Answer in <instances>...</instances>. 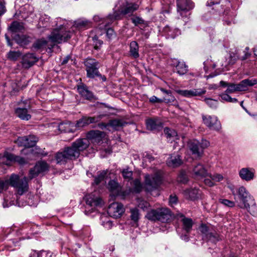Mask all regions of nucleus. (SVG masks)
Returning <instances> with one entry per match:
<instances>
[{"mask_svg": "<svg viewBox=\"0 0 257 257\" xmlns=\"http://www.w3.org/2000/svg\"><path fill=\"white\" fill-rule=\"evenodd\" d=\"M146 123L147 129L152 131H159L163 127L162 123L157 117L147 119Z\"/></svg>", "mask_w": 257, "mask_h": 257, "instance_id": "6ab92c4d", "label": "nucleus"}, {"mask_svg": "<svg viewBox=\"0 0 257 257\" xmlns=\"http://www.w3.org/2000/svg\"><path fill=\"white\" fill-rule=\"evenodd\" d=\"M164 132L167 139H169L171 141L178 139L177 132L169 127H165Z\"/></svg>", "mask_w": 257, "mask_h": 257, "instance_id": "ea45409f", "label": "nucleus"}, {"mask_svg": "<svg viewBox=\"0 0 257 257\" xmlns=\"http://www.w3.org/2000/svg\"><path fill=\"white\" fill-rule=\"evenodd\" d=\"M200 231L203 234V237H205L207 236V234H209L210 230H209L208 227L205 224H202L200 226Z\"/></svg>", "mask_w": 257, "mask_h": 257, "instance_id": "680f3d73", "label": "nucleus"}, {"mask_svg": "<svg viewBox=\"0 0 257 257\" xmlns=\"http://www.w3.org/2000/svg\"><path fill=\"white\" fill-rule=\"evenodd\" d=\"M167 163L169 166L174 168L180 166L182 163V161L180 158V156L177 155L171 156L168 160Z\"/></svg>", "mask_w": 257, "mask_h": 257, "instance_id": "473e14b6", "label": "nucleus"}, {"mask_svg": "<svg viewBox=\"0 0 257 257\" xmlns=\"http://www.w3.org/2000/svg\"><path fill=\"white\" fill-rule=\"evenodd\" d=\"M257 84V79H245L236 84L238 91H244L248 89V87L253 86Z\"/></svg>", "mask_w": 257, "mask_h": 257, "instance_id": "4be33fe9", "label": "nucleus"}, {"mask_svg": "<svg viewBox=\"0 0 257 257\" xmlns=\"http://www.w3.org/2000/svg\"><path fill=\"white\" fill-rule=\"evenodd\" d=\"M132 23L135 25L144 24V20L139 17H135L131 18Z\"/></svg>", "mask_w": 257, "mask_h": 257, "instance_id": "bf43d9fd", "label": "nucleus"}, {"mask_svg": "<svg viewBox=\"0 0 257 257\" xmlns=\"http://www.w3.org/2000/svg\"><path fill=\"white\" fill-rule=\"evenodd\" d=\"M127 123L122 119H114L109 121L110 126L115 130H118L119 128L124 126Z\"/></svg>", "mask_w": 257, "mask_h": 257, "instance_id": "c9c22d12", "label": "nucleus"}, {"mask_svg": "<svg viewBox=\"0 0 257 257\" xmlns=\"http://www.w3.org/2000/svg\"><path fill=\"white\" fill-rule=\"evenodd\" d=\"M13 33L22 32L25 30L24 24L18 21L13 22L9 28Z\"/></svg>", "mask_w": 257, "mask_h": 257, "instance_id": "7c9ffc66", "label": "nucleus"}, {"mask_svg": "<svg viewBox=\"0 0 257 257\" xmlns=\"http://www.w3.org/2000/svg\"><path fill=\"white\" fill-rule=\"evenodd\" d=\"M204 101L211 108H216L217 106L218 102L216 100L209 98H205Z\"/></svg>", "mask_w": 257, "mask_h": 257, "instance_id": "09e8293b", "label": "nucleus"}, {"mask_svg": "<svg viewBox=\"0 0 257 257\" xmlns=\"http://www.w3.org/2000/svg\"><path fill=\"white\" fill-rule=\"evenodd\" d=\"M15 113L18 117L23 120H28L31 118L27 107H19L15 109Z\"/></svg>", "mask_w": 257, "mask_h": 257, "instance_id": "bb28decb", "label": "nucleus"}, {"mask_svg": "<svg viewBox=\"0 0 257 257\" xmlns=\"http://www.w3.org/2000/svg\"><path fill=\"white\" fill-rule=\"evenodd\" d=\"M171 211L169 209L161 207L156 209H151L148 212L146 217L151 221L166 222L171 219Z\"/></svg>", "mask_w": 257, "mask_h": 257, "instance_id": "423d86ee", "label": "nucleus"}, {"mask_svg": "<svg viewBox=\"0 0 257 257\" xmlns=\"http://www.w3.org/2000/svg\"><path fill=\"white\" fill-rule=\"evenodd\" d=\"M171 65L176 67L177 73L179 75H183L188 71V67L184 62L179 61L176 59H172Z\"/></svg>", "mask_w": 257, "mask_h": 257, "instance_id": "412c9836", "label": "nucleus"}, {"mask_svg": "<svg viewBox=\"0 0 257 257\" xmlns=\"http://www.w3.org/2000/svg\"><path fill=\"white\" fill-rule=\"evenodd\" d=\"M237 91H238V90L236 84L229 83L225 92L227 93H232Z\"/></svg>", "mask_w": 257, "mask_h": 257, "instance_id": "4d7b16f0", "label": "nucleus"}, {"mask_svg": "<svg viewBox=\"0 0 257 257\" xmlns=\"http://www.w3.org/2000/svg\"><path fill=\"white\" fill-rule=\"evenodd\" d=\"M102 225L107 229H109L111 228L113 223L110 220H106L105 221H103L102 223Z\"/></svg>", "mask_w": 257, "mask_h": 257, "instance_id": "774afa93", "label": "nucleus"}, {"mask_svg": "<svg viewBox=\"0 0 257 257\" xmlns=\"http://www.w3.org/2000/svg\"><path fill=\"white\" fill-rule=\"evenodd\" d=\"M103 133L99 131H91L88 133V137L93 143H99L102 141Z\"/></svg>", "mask_w": 257, "mask_h": 257, "instance_id": "72a5a7b5", "label": "nucleus"}, {"mask_svg": "<svg viewBox=\"0 0 257 257\" xmlns=\"http://www.w3.org/2000/svg\"><path fill=\"white\" fill-rule=\"evenodd\" d=\"M208 241H210L213 243H216L221 239L219 235L215 231H210L207 236L205 237Z\"/></svg>", "mask_w": 257, "mask_h": 257, "instance_id": "a19ab883", "label": "nucleus"}, {"mask_svg": "<svg viewBox=\"0 0 257 257\" xmlns=\"http://www.w3.org/2000/svg\"><path fill=\"white\" fill-rule=\"evenodd\" d=\"M177 93L180 95L190 98L195 96H201L206 92L205 88H193L191 89L178 90Z\"/></svg>", "mask_w": 257, "mask_h": 257, "instance_id": "f3484780", "label": "nucleus"}, {"mask_svg": "<svg viewBox=\"0 0 257 257\" xmlns=\"http://www.w3.org/2000/svg\"><path fill=\"white\" fill-rule=\"evenodd\" d=\"M84 64L88 78L94 79L95 77H98L102 82L106 81V77L100 73L98 70L99 63L95 59L88 58L84 61Z\"/></svg>", "mask_w": 257, "mask_h": 257, "instance_id": "39448f33", "label": "nucleus"}, {"mask_svg": "<svg viewBox=\"0 0 257 257\" xmlns=\"http://www.w3.org/2000/svg\"><path fill=\"white\" fill-rule=\"evenodd\" d=\"M90 143L87 139H79L74 142L71 146L64 148V150L70 160L77 159L80 153L86 149Z\"/></svg>", "mask_w": 257, "mask_h": 257, "instance_id": "20e7f679", "label": "nucleus"}, {"mask_svg": "<svg viewBox=\"0 0 257 257\" xmlns=\"http://www.w3.org/2000/svg\"><path fill=\"white\" fill-rule=\"evenodd\" d=\"M9 185L16 188L18 194L20 195L23 194L28 189L27 178L24 177L20 179L18 175L13 174L9 179L0 180V193L4 190L7 189Z\"/></svg>", "mask_w": 257, "mask_h": 257, "instance_id": "f03ea898", "label": "nucleus"}, {"mask_svg": "<svg viewBox=\"0 0 257 257\" xmlns=\"http://www.w3.org/2000/svg\"><path fill=\"white\" fill-rule=\"evenodd\" d=\"M209 145L210 142L205 139H202L201 142L197 140H191L188 144L189 149L192 154L198 159H200L202 157L204 149Z\"/></svg>", "mask_w": 257, "mask_h": 257, "instance_id": "0eeeda50", "label": "nucleus"}, {"mask_svg": "<svg viewBox=\"0 0 257 257\" xmlns=\"http://www.w3.org/2000/svg\"><path fill=\"white\" fill-rule=\"evenodd\" d=\"M107 187L109 190L111 192H117L119 189L118 183L113 180H111L109 181Z\"/></svg>", "mask_w": 257, "mask_h": 257, "instance_id": "a18cd8bd", "label": "nucleus"}, {"mask_svg": "<svg viewBox=\"0 0 257 257\" xmlns=\"http://www.w3.org/2000/svg\"><path fill=\"white\" fill-rule=\"evenodd\" d=\"M212 179V180L215 182H220L222 181L224 177L222 174L218 173H214L213 174H211L209 173V175L208 176Z\"/></svg>", "mask_w": 257, "mask_h": 257, "instance_id": "864d4df0", "label": "nucleus"}, {"mask_svg": "<svg viewBox=\"0 0 257 257\" xmlns=\"http://www.w3.org/2000/svg\"><path fill=\"white\" fill-rule=\"evenodd\" d=\"M93 40V45H94V48L95 50H99L100 49L101 45L103 44L102 41L99 40L98 39V37L96 36H94L92 38Z\"/></svg>", "mask_w": 257, "mask_h": 257, "instance_id": "5fc2aeb1", "label": "nucleus"}, {"mask_svg": "<svg viewBox=\"0 0 257 257\" xmlns=\"http://www.w3.org/2000/svg\"><path fill=\"white\" fill-rule=\"evenodd\" d=\"M55 160L56 163L59 165H65L68 161L70 160L64 149L61 150L55 154Z\"/></svg>", "mask_w": 257, "mask_h": 257, "instance_id": "393cba45", "label": "nucleus"}, {"mask_svg": "<svg viewBox=\"0 0 257 257\" xmlns=\"http://www.w3.org/2000/svg\"><path fill=\"white\" fill-rule=\"evenodd\" d=\"M65 20H62L60 22V26L53 30L51 34L48 36V39L52 44L51 48L56 44H61L63 42L67 41L71 37V33L69 31H67L66 28H64L65 24Z\"/></svg>", "mask_w": 257, "mask_h": 257, "instance_id": "7ed1b4c3", "label": "nucleus"}, {"mask_svg": "<svg viewBox=\"0 0 257 257\" xmlns=\"http://www.w3.org/2000/svg\"><path fill=\"white\" fill-rule=\"evenodd\" d=\"M162 182V173L157 171L153 175L146 174L145 176V189L148 192H151L157 189Z\"/></svg>", "mask_w": 257, "mask_h": 257, "instance_id": "1a4fd4ad", "label": "nucleus"}, {"mask_svg": "<svg viewBox=\"0 0 257 257\" xmlns=\"http://www.w3.org/2000/svg\"><path fill=\"white\" fill-rule=\"evenodd\" d=\"M177 11L181 13L186 12L194 7V4L191 0H177Z\"/></svg>", "mask_w": 257, "mask_h": 257, "instance_id": "b1692460", "label": "nucleus"}, {"mask_svg": "<svg viewBox=\"0 0 257 257\" xmlns=\"http://www.w3.org/2000/svg\"><path fill=\"white\" fill-rule=\"evenodd\" d=\"M93 20L96 22H100V25H102L100 26V28H102L104 27L105 28L107 25L111 23L113 21H111L110 19L108 17V16L106 18H102L99 15H95L93 17Z\"/></svg>", "mask_w": 257, "mask_h": 257, "instance_id": "f704fd0d", "label": "nucleus"}, {"mask_svg": "<svg viewBox=\"0 0 257 257\" xmlns=\"http://www.w3.org/2000/svg\"><path fill=\"white\" fill-rule=\"evenodd\" d=\"M149 101L150 102L155 103H161L163 102V99L158 98L156 96H152L149 98Z\"/></svg>", "mask_w": 257, "mask_h": 257, "instance_id": "338daca9", "label": "nucleus"}, {"mask_svg": "<svg viewBox=\"0 0 257 257\" xmlns=\"http://www.w3.org/2000/svg\"><path fill=\"white\" fill-rule=\"evenodd\" d=\"M89 24V22L87 20L78 19L74 22L73 26L77 28L81 29L85 28Z\"/></svg>", "mask_w": 257, "mask_h": 257, "instance_id": "c03bdc74", "label": "nucleus"}, {"mask_svg": "<svg viewBox=\"0 0 257 257\" xmlns=\"http://www.w3.org/2000/svg\"><path fill=\"white\" fill-rule=\"evenodd\" d=\"M242 208H245L252 216H257V206L254 201V199H252V202H248V207H243Z\"/></svg>", "mask_w": 257, "mask_h": 257, "instance_id": "79ce46f5", "label": "nucleus"}, {"mask_svg": "<svg viewBox=\"0 0 257 257\" xmlns=\"http://www.w3.org/2000/svg\"><path fill=\"white\" fill-rule=\"evenodd\" d=\"M238 195L242 204L239 205L240 208L248 207V202H252L253 198L243 186L240 187L238 189Z\"/></svg>", "mask_w": 257, "mask_h": 257, "instance_id": "dca6fc26", "label": "nucleus"}, {"mask_svg": "<svg viewBox=\"0 0 257 257\" xmlns=\"http://www.w3.org/2000/svg\"><path fill=\"white\" fill-rule=\"evenodd\" d=\"M238 59L239 57L237 53L231 52L230 53L228 64L233 65Z\"/></svg>", "mask_w": 257, "mask_h": 257, "instance_id": "603ef678", "label": "nucleus"}, {"mask_svg": "<svg viewBox=\"0 0 257 257\" xmlns=\"http://www.w3.org/2000/svg\"><path fill=\"white\" fill-rule=\"evenodd\" d=\"M48 42L47 40H46L44 39H41L39 40H38L34 44H33V47L37 49H40L42 48H43L44 46H45Z\"/></svg>", "mask_w": 257, "mask_h": 257, "instance_id": "49530a36", "label": "nucleus"}, {"mask_svg": "<svg viewBox=\"0 0 257 257\" xmlns=\"http://www.w3.org/2000/svg\"><path fill=\"white\" fill-rule=\"evenodd\" d=\"M38 61V58L33 53H27L23 56L22 58V65L25 68H29L32 66Z\"/></svg>", "mask_w": 257, "mask_h": 257, "instance_id": "aec40b11", "label": "nucleus"}, {"mask_svg": "<svg viewBox=\"0 0 257 257\" xmlns=\"http://www.w3.org/2000/svg\"><path fill=\"white\" fill-rule=\"evenodd\" d=\"M139 46L136 41H132L130 43V55L134 59H137L140 57L139 52Z\"/></svg>", "mask_w": 257, "mask_h": 257, "instance_id": "c756f323", "label": "nucleus"}, {"mask_svg": "<svg viewBox=\"0 0 257 257\" xmlns=\"http://www.w3.org/2000/svg\"><path fill=\"white\" fill-rule=\"evenodd\" d=\"M84 200L86 204V208H90L89 210L91 211H93L96 207L100 206L102 204L101 199L93 193L86 195L84 197Z\"/></svg>", "mask_w": 257, "mask_h": 257, "instance_id": "ddd939ff", "label": "nucleus"}, {"mask_svg": "<svg viewBox=\"0 0 257 257\" xmlns=\"http://www.w3.org/2000/svg\"><path fill=\"white\" fill-rule=\"evenodd\" d=\"M131 218L132 220L135 222L138 221L139 219V212L137 208H133L131 209Z\"/></svg>", "mask_w": 257, "mask_h": 257, "instance_id": "3c124183", "label": "nucleus"}, {"mask_svg": "<svg viewBox=\"0 0 257 257\" xmlns=\"http://www.w3.org/2000/svg\"><path fill=\"white\" fill-rule=\"evenodd\" d=\"M38 141V138L34 135H29L18 138L17 143L19 146H24L25 148L21 151V153L25 155L34 154V149L30 148L34 147Z\"/></svg>", "mask_w": 257, "mask_h": 257, "instance_id": "6e6552de", "label": "nucleus"}, {"mask_svg": "<svg viewBox=\"0 0 257 257\" xmlns=\"http://www.w3.org/2000/svg\"><path fill=\"white\" fill-rule=\"evenodd\" d=\"M200 192L199 189L194 188L185 190L184 193L186 198L191 200H195L199 197Z\"/></svg>", "mask_w": 257, "mask_h": 257, "instance_id": "cd10ccee", "label": "nucleus"}, {"mask_svg": "<svg viewBox=\"0 0 257 257\" xmlns=\"http://www.w3.org/2000/svg\"><path fill=\"white\" fill-rule=\"evenodd\" d=\"M21 56L19 51H10L8 54V58L12 61L17 60Z\"/></svg>", "mask_w": 257, "mask_h": 257, "instance_id": "de8ad7c7", "label": "nucleus"}, {"mask_svg": "<svg viewBox=\"0 0 257 257\" xmlns=\"http://www.w3.org/2000/svg\"><path fill=\"white\" fill-rule=\"evenodd\" d=\"M106 172L103 171L100 172L97 176L95 177L94 183L96 185L99 184L102 181H103L105 177Z\"/></svg>", "mask_w": 257, "mask_h": 257, "instance_id": "8fccbe9b", "label": "nucleus"}, {"mask_svg": "<svg viewBox=\"0 0 257 257\" xmlns=\"http://www.w3.org/2000/svg\"><path fill=\"white\" fill-rule=\"evenodd\" d=\"M124 212L123 205L118 202H113L109 205L107 210L109 216L115 218L120 217Z\"/></svg>", "mask_w": 257, "mask_h": 257, "instance_id": "4468645a", "label": "nucleus"}, {"mask_svg": "<svg viewBox=\"0 0 257 257\" xmlns=\"http://www.w3.org/2000/svg\"><path fill=\"white\" fill-rule=\"evenodd\" d=\"M11 163H17L20 165H23L27 164V161L21 156L8 152H5L3 156H0V164L10 165Z\"/></svg>", "mask_w": 257, "mask_h": 257, "instance_id": "9d476101", "label": "nucleus"}, {"mask_svg": "<svg viewBox=\"0 0 257 257\" xmlns=\"http://www.w3.org/2000/svg\"><path fill=\"white\" fill-rule=\"evenodd\" d=\"M219 202L224 205L225 206L229 207H233L235 206V203L233 201H230L225 199H219Z\"/></svg>", "mask_w": 257, "mask_h": 257, "instance_id": "6e6d98bb", "label": "nucleus"}, {"mask_svg": "<svg viewBox=\"0 0 257 257\" xmlns=\"http://www.w3.org/2000/svg\"><path fill=\"white\" fill-rule=\"evenodd\" d=\"M203 123L211 130L219 132L221 129V125L215 116L202 115Z\"/></svg>", "mask_w": 257, "mask_h": 257, "instance_id": "f8f14e48", "label": "nucleus"}, {"mask_svg": "<svg viewBox=\"0 0 257 257\" xmlns=\"http://www.w3.org/2000/svg\"><path fill=\"white\" fill-rule=\"evenodd\" d=\"M139 207L143 210H147L150 207V203L144 200H141L139 202Z\"/></svg>", "mask_w": 257, "mask_h": 257, "instance_id": "13d9d810", "label": "nucleus"}, {"mask_svg": "<svg viewBox=\"0 0 257 257\" xmlns=\"http://www.w3.org/2000/svg\"><path fill=\"white\" fill-rule=\"evenodd\" d=\"M139 7L138 4L128 0H118L115 6L113 14H109L108 17L111 21L119 20L122 16L132 15Z\"/></svg>", "mask_w": 257, "mask_h": 257, "instance_id": "f257e3e1", "label": "nucleus"}, {"mask_svg": "<svg viewBox=\"0 0 257 257\" xmlns=\"http://www.w3.org/2000/svg\"><path fill=\"white\" fill-rule=\"evenodd\" d=\"M120 172L125 181L130 182L133 180V172L128 167H126V168L121 170Z\"/></svg>", "mask_w": 257, "mask_h": 257, "instance_id": "4c0bfd02", "label": "nucleus"}, {"mask_svg": "<svg viewBox=\"0 0 257 257\" xmlns=\"http://www.w3.org/2000/svg\"><path fill=\"white\" fill-rule=\"evenodd\" d=\"M182 223V229L187 233H189L192 230L193 222L191 218H184L181 220Z\"/></svg>", "mask_w": 257, "mask_h": 257, "instance_id": "2f4dec72", "label": "nucleus"}, {"mask_svg": "<svg viewBox=\"0 0 257 257\" xmlns=\"http://www.w3.org/2000/svg\"><path fill=\"white\" fill-rule=\"evenodd\" d=\"M49 169V164L44 161H38L35 166L29 171V178L30 180L36 177L40 174H43Z\"/></svg>", "mask_w": 257, "mask_h": 257, "instance_id": "9b49d317", "label": "nucleus"}, {"mask_svg": "<svg viewBox=\"0 0 257 257\" xmlns=\"http://www.w3.org/2000/svg\"><path fill=\"white\" fill-rule=\"evenodd\" d=\"M131 183L132 186V189L134 192L139 193L142 191L143 188V184L139 179H135Z\"/></svg>", "mask_w": 257, "mask_h": 257, "instance_id": "e433bc0d", "label": "nucleus"}, {"mask_svg": "<svg viewBox=\"0 0 257 257\" xmlns=\"http://www.w3.org/2000/svg\"><path fill=\"white\" fill-rule=\"evenodd\" d=\"M77 90L81 96L85 99L91 100L94 98L93 93L90 91L88 87L84 84L78 85Z\"/></svg>", "mask_w": 257, "mask_h": 257, "instance_id": "5701e85b", "label": "nucleus"}, {"mask_svg": "<svg viewBox=\"0 0 257 257\" xmlns=\"http://www.w3.org/2000/svg\"><path fill=\"white\" fill-rule=\"evenodd\" d=\"M163 102L166 103L173 102L175 100V98L172 94L168 95L167 97H165L163 99Z\"/></svg>", "mask_w": 257, "mask_h": 257, "instance_id": "69168bd1", "label": "nucleus"}, {"mask_svg": "<svg viewBox=\"0 0 257 257\" xmlns=\"http://www.w3.org/2000/svg\"><path fill=\"white\" fill-rule=\"evenodd\" d=\"M62 19L60 18H56L54 22L50 21V18L48 16L44 14L41 16L38 24L39 28H43L47 29H50L52 27L58 25V23H60Z\"/></svg>", "mask_w": 257, "mask_h": 257, "instance_id": "2eb2a0df", "label": "nucleus"}, {"mask_svg": "<svg viewBox=\"0 0 257 257\" xmlns=\"http://www.w3.org/2000/svg\"><path fill=\"white\" fill-rule=\"evenodd\" d=\"M178 181L182 183H186L188 181L186 175L184 172H181L178 177Z\"/></svg>", "mask_w": 257, "mask_h": 257, "instance_id": "052dcab7", "label": "nucleus"}, {"mask_svg": "<svg viewBox=\"0 0 257 257\" xmlns=\"http://www.w3.org/2000/svg\"><path fill=\"white\" fill-rule=\"evenodd\" d=\"M218 14H216L213 16H211V13H208L205 14L203 18L206 21H209L210 22L212 21L213 19H215V16H217Z\"/></svg>", "mask_w": 257, "mask_h": 257, "instance_id": "e2e57ef3", "label": "nucleus"}, {"mask_svg": "<svg viewBox=\"0 0 257 257\" xmlns=\"http://www.w3.org/2000/svg\"><path fill=\"white\" fill-rule=\"evenodd\" d=\"M192 175L194 178L202 179L208 177L209 173L204 165L200 163L195 165L192 170Z\"/></svg>", "mask_w": 257, "mask_h": 257, "instance_id": "a211bd4d", "label": "nucleus"}, {"mask_svg": "<svg viewBox=\"0 0 257 257\" xmlns=\"http://www.w3.org/2000/svg\"><path fill=\"white\" fill-rule=\"evenodd\" d=\"M14 39L16 42L22 47L26 46L31 41V38L25 35H16Z\"/></svg>", "mask_w": 257, "mask_h": 257, "instance_id": "c85d7f7f", "label": "nucleus"}, {"mask_svg": "<svg viewBox=\"0 0 257 257\" xmlns=\"http://www.w3.org/2000/svg\"><path fill=\"white\" fill-rule=\"evenodd\" d=\"M106 34L107 38L109 39H111L115 36V34L114 32V30L111 28L107 29L106 30Z\"/></svg>", "mask_w": 257, "mask_h": 257, "instance_id": "0e129e2a", "label": "nucleus"}, {"mask_svg": "<svg viewBox=\"0 0 257 257\" xmlns=\"http://www.w3.org/2000/svg\"><path fill=\"white\" fill-rule=\"evenodd\" d=\"M239 176L242 180L249 181L254 178V172L248 168H243L239 172Z\"/></svg>", "mask_w": 257, "mask_h": 257, "instance_id": "a878e982", "label": "nucleus"}, {"mask_svg": "<svg viewBox=\"0 0 257 257\" xmlns=\"http://www.w3.org/2000/svg\"><path fill=\"white\" fill-rule=\"evenodd\" d=\"M104 116V115L101 114L93 117L83 116V118L84 121V123L86 126L89 124L96 123L99 121Z\"/></svg>", "mask_w": 257, "mask_h": 257, "instance_id": "58836bf2", "label": "nucleus"}, {"mask_svg": "<svg viewBox=\"0 0 257 257\" xmlns=\"http://www.w3.org/2000/svg\"><path fill=\"white\" fill-rule=\"evenodd\" d=\"M165 31L167 34L168 37L173 39L180 34V31L178 29L176 28L173 29L169 27H167L165 28Z\"/></svg>", "mask_w": 257, "mask_h": 257, "instance_id": "37998d69", "label": "nucleus"}]
</instances>
